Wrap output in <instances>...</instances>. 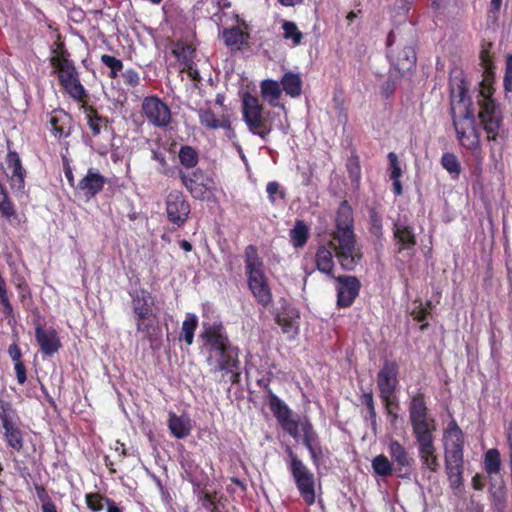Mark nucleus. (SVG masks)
Instances as JSON below:
<instances>
[{
  "mask_svg": "<svg viewBox=\"0 0 512 512\" xmlns=\"http://www.w3.org/2000/svg\"><path fill=\"white\" fill-rule=\"evenodd\" d=\"M200 338L209 353L207 363L211 367L210 371H225L237 376L235 370L239 365L238 349L230 343L223 325L203 323Z\"/></svg>",
  "mask_w": 512,
  "mask_h": 512,
  "instance_id": "1",
  "label": "nucleus"
},
{
  "mask_svg": "<svg viewBox=\"0 0 512 512\" xmlns=\"http://www.w3.org/2000/svg\"><path fill=\"white\" fill-rule=\"evenodd\" d=\"M353 211L347 201H342L337 210L335 231L331 234L330 245L334 247L335 256L344 270L352 271L362 258L357 247L353 230Z\"/></svg>",
  "mask_w": 512,
  "mask_h": 512,
  "instance_id": "2",
  "label": "nucleus"
},
{
  "mask_svg": "<svg viewBox=\"0 0 512 512\" xmlns=\"http://www.w3.org/2000/svg\"><path fill=\"white\" fill-rule=\"evenodd\" d=\"M270 409L281 427L295 440L302 433L303 444L309 451L313 464L318 467L324 458L323 448L310 420L307 417L293 419L292 411L275 394L270 395Z\"/></svg>",
  "mask_w": 512,
  "mask_h": 512,
  "instance_id": "3",
  "label": "nucleus"
},
{
  "mask_svg": "<svg viewBox=\"0 0 512 512\" xmlns=\"http://www.w3.org/2000/svg\"><path fill=\"white\" fill-rule=\"evenodd\" d=\"M451 101V116L458 140L465 148L480 151V134L466 89L459 86L457 94L452 92Z\"/></svg>",
  "mask_w": 512,
  "mask_h": 512,
  "instance_id": "4",
  "label": "nucleus"
},
{
  "mask_svg": "<svg viewBox=\"0 0 512 512\" xmlns=\"http://www.w3.org/2000/svg\"><path fill=\"white\" fill-rule=\"evenodd\" d=\"M464 435L459 426L452 422L444 432V461L450 487H462L464 471Z\"/></svg>",
  "mask_w": 512,
  "mask_h": 512,
  "instance_id": "5",
  "label": "nucleus"
},
{
  "mask_svg": "<svg viewBox=\"0 0 512 512\" xmlns=\"http://www.w3.org/2000/svg\"><path fill=\"white\" fill-rule=\"evenodd\" d=\"M245 271L251 293L259 304L267 307L272 302V292L264 273L263 261L254 245L245 249Z\"/></svg>",
  "mask_w": 512,
  "mask_h": 512,
  "instance_id": "6",
  "label": "nucleus"
},
{
  "mask_svg": "<svg viewBox=\"0 0 512 512\" xmlns=\"http://www.w3.org/2000/svg\"><path fill=\"white\" fill-rule=\"evenodd\" d=\"M50 63L57 73L60 85L74 100L83 101L87 97V92L81 84L79 73L67 51H61L58 55H53Z\"/></svg>",
  "mask_w": 512,
  "mask_h": 512,
  "instance_id": "7",
  "label": "nucleus"
},
{
  "mask_svg": "<svg viewBox=\"0 0 512 512\" xmlns=\"http://www.w3.org/2000/svg\"><path fill=\"white\" fill-rule=\"evenodd\" d=\"M243 120L253 135L267 141L272 132L271 112H265L259 99L246 93L242 99Z\"/></svg>",
  "mask_w": 512,
  "mask_h": 512,
  "instance_id": "8",
  "label": "nucleus"
},
{
  "mask_svg": "<svg viewBox=\"0 0 512 512\" xmlns=\"http://www.w3.org/2000/svg\"><path fill=\"white\" fill-rule=\"evenodd\" d=\"M131 297V307L135 319L136 329L142 333L144 337L151 338V329L155 319L153 307L155 304L154 297L151 293L143 288L132 289L129 291Z\"/></svg>",
  "mask_w": 512,
  "mask_h": 512,
  "instance_id": "9",
  "label": "nucleus"
},
{
  "mask_svg": "<svg viewBox=\"0 0 512 512\" xmlns=\"http://www.w3.org/2000/svg\"><path fill=\"white\" fill-rule=\"evenodd\" d=\"M287 454L289 458L288 468L300 496L307 505H313L316 500V480L314 473L291 448H287Z\"/></svg>",
  "mask_w": 512,
  "mask_h": 512,
  "instance_id": "10",
  "label": "nucleus"
},
{
  "mask_svg": "<svg viewBox=\"0 0 512 512\" xmlns=\"http://www.w3.org/2000/svg\"><path fill=\"white\" fill-rule=\"evenodd\" d=\"M480 111L478 118L489 141H496L502 130L503 115L499 105L491 98L490 92L481 90L478 95Z\"/></svg>",
  "mask_w": 512,
  "mask_h": 512,
  "instance_id": "11",
  "label": "nucleus"
},
{
  "mask_svg": "<svg viewBox=\"0 0 512 512\" xmlns=\"http://www.w3.org/2000/svg\"><path fill=\"white\" fill-rule=\"evenodd\" d=\"M142 111L148 122L156 127H166L171 122L169 107L158 97L150 96L144 98Z\"/></svg>",
  "mask_w": 512,
  "mask_h": 512,
  "instance_id": "12",
  "label": "nucleus"
},
{
  "mask_svg": "<svg viewBox=\"0 0 512 512\" xmlns=\"http://www.w3.org/2000/svg\"><path fill=\"white\" fill-rule=\"evenodd\" d=\"M387 450L397 476L404 479H410L413 470L414 458L409 454L407 449L399 441L392 440L389 442Z\"/></svg>",
  "mask_w": 512,
  "mask_h": 512,
  "instance_id": "13",
  "label": "nucleus"
},
{
  "mask_svg": "<svg viewBox=\"0 0 512 512\" xmlns=\"http://www.w3.org/2000/svg\"><path fill=\"white\" fill-rule=\"evenodd\" d=\"M398 365L393 361H385L377 375V386L383 402H389L398 385Z\"/></svg>",
  "mask_w": 512,
  "mask_h": 512,
  "instance_id": "14",
  "label": "nucleus"
},
{
  "mask_svg": "<svg viewBox=\"0 0 512 512\" xmlns=\"http://www.w3.org/2000/svg\"><path fill=\"white\" fill-rule=\"evenodd\" d=\"M168 220L177 226H182L188 219L190 205L181 192H171L166 200Z\"/></svg>",
  "mask_w": 512,
  "mask_h": 512,
  "instance_id": "15",
  "label": "nucleus"
},
{
  "mask_svg": "<svg viewBox=\"0 0 512 512\" xmlns=\"http://www.w3.org/2000/svg\"><path fill=\"white\" fill-rule=\"evenodd\" d=\"M337 281V304L339 307H349L359 294L360 281L355 276H339Z\"/></svg>",
  "mask_w": 512,
  "mask_h": 512,
  "instance_id": "16",
  "label": "nucleus"
},
{
  "mask_svg": "<svg viewBox=\"0 0 512 512\" xmlns=\"http://www.w3.org/2000/svg\"><path fill=\"white\" fill-rule=\"evenodd\" d=\"M106 182L107 179L103 175L96 169L90 168L87 174L76 184L75 191L90 200L102 191Z\"/></svg>",
  "mask_w": 512,
  "mask_h": 512,
  "instance_id": "17",
  "label": "nucleus"
},
{
  "mask_svg": "<svg viewBox=\"0 0 512 512\" xmlns=\"http://www.w3.org/2000/svg\"><path fill=\"white\" fill-rule=\"evenodd\" d=\"M393 235L398 247V253L411 251L416 245L414 227L407 221L399 219L394 223Z\"/></svg>",
  "mask_w": 512,
  "mask_h": 512,
  "instance_id": "18",
  "label": "nucleus"
},
{
  "mask_svg": "<svg viewBox=\"0 0 512 512\" xmlns=\"http://www.w3.org/2000/svg\"><path fill=\"white\" fill-rule=\"evenodd\" d=\"M35 337L41 351L47 356L53 355L61 347L57 332L54 329H43L38 326L35 330Z\"/></svg>",
  "mask_w": 512,
  "mask_h": 512,
  "instance_id": "19",
  "label": "nucleus"
},
{
  "mask_svg": "<svg viewBox=\"0 0 512 512\" xmlns=\"http://www.w3.org/2000/svg\"><path fill=\"white\" fill-rule=\"evenodd\" d=\"M413 434L417 444L431 442L435 431V421L430 416L410 419Z\"/></svg>",
  "mask_w": 512,
  "mask_h": 512,
  "instance_id": "20",
  "label": "nucleus"
},
{
  "mask_svg": "<svg viewBox=\"0 0 512 512\" xmlns=\"http://www.w3.org/2000/svg\"><path fill=\"white\" fill-rule=\"evenodd\" d=\"M51 126V132L57 138L67 137L70 135L72 118L64 110H54L49 115L48 120Z\"/></svg>",
  "mask_w": 512,
  "mask_h": 512,
  "instance_id": "21",
  "label": "nucleus"
},
{
  "mask_svg": "<svg viewBox=\"0 0 512 512\" xmlns=\"http://www.w3.org/2000/svg\"><path fill=\"white\" fill-rule=\"evenodd\" d=\"M332 250L335 252L334 247L330 245V241L328 242V245L320 246L315 254V264L319 272L329 276L330 278H335V262Z\"/></svg>",
  "mask_w": 512,
  "mask_h": 512,
  "instance_id": "22",
  "label": "nucleus"
},
{
  "mask_svg": "<svg viewBox=\"0 0 512 512\" xmlns=\"http://www.w3.org/2000/svg\"><path fill=\"white\" fill-rule=\"evenodd\" d=\"M418 452L422 468L436 473L440 469V462L436 454L434 441L418 444Z\"/></svg>",
  "mask_w": 512,
  "mask_h": 512,
  "instance_id": "23",
  "label": "nucleus"
},
{
  "mask_svg": "<svg viewBox=\"0 0 512 512\" xmlns=\"http://www.w3.org/2000/svg\"><path fill=\"white\" fill-rule=\"evenodd\" d=\"M6 161L9 169H11V187L13 189L22 190L25 185V170L22 167L19 155L15 151H10L7 154Z\"/></svg>",
  "mask_w": 512,
  "mask_h": 512,
  "instance_id": "24",
  "label": "nucleus"
},
{
  "mask_svg": "<svg viewBox=\"0 0 512 512\" xmlns=\"http://www.w3.org/2000/svg\"><path fill=\"white\" fill-rule=\"evenodd\" d=\"M201 125L209 129L223 128L225 130H231V122L228 116L216 115L209 108H201L198 112Z\"/></svg>",
  "mask_w": 512,
  "mask_h": 512,
  "instance_id": "25",
  "label": "nucleus"
},
{
  "mask_svg": "<svg viewBox=\"0 0 512 512\" xmlns=\"http://www.w3.org/2000/svg\"><path fill=\"white\" fill-rule=\"evenodd\" d=\"M168 428L171 434L182 439L187 437L191 432V423L189 418L184 416H177L174 413L169 414Z\"/></svg>",
  "mask_w": 512,
  "mask_h": 512,
  "instance_id": "26",
  "label": "nucleus"
},
{
  "mask_svg": "<svg viewBox=\"0 0 512 512\" xmlns=\"http://www.w3.org/2000/svg\"><path fill=\"white\" fill-rule=\"evenodd\" d=\"M181 464L187 478L194 485V491L196 492V489H200L204 485L206 479L203 470L190 459H184Z\"/></svg>",
  "mask_w": 512,
  "mask_h": 512,
  "instance_id": "27",
  "label": "nucleus"
},
{
  "mask_svg": "<svg viewBox=\"0 0 512 512\" xmlns=\"http://www.w3.org/2000/svg\"><path fill=\"white\" fill-rule=\"evenodd\" d=\"M199 174V171H194L191 175H186L182 171L179 173L182 184L189 190L191 195L197 199L203 198L206 192L205 186L198 183Z\"/></svg>",
  "mask_w": 512,
  "mask_h": 512,
  "instance_id": "28",
  "label": "nucleus"
},
{
  "mask_svg": "<svg viewBox=\"0 0 512 512\" xmlns=\"http://www.w3.org/2000/svg\"><path fill=\"white\" fill-rule=\"evenodd\" d=\"M281 84L285 93L291 97H298L302 93V80L299 74L285 73L281 79Z\"/></svg>",
  "mask_w": 512,
  "mask_h": 512,
  "instance_id": "29",
  "label": "nucleus"
},
{
  "mask_svg": "<svg viewBox=\"0 0 512 512\" xmlns=\"http://www.w3.org/2000/svg\"><path fill=\"white\" fill-rule=\"evenodd\" d=\"M371 466L376 475L384 478L391 476L395 472L393 463L383 454L375 456L372 459Z\"/></svg>",
  "mask_w": 512,
  "mask_h": 512,
  "instance_id": "30",
  "label": "nucleus"
},
{
  "mask_svg": "<svg viewBox=\"0 0 512 512\" xmlns=\"http://www.w3.org/2000/svg\"><path fill=\"white\" fill-rule=\"evenodd\" d=\"M416 53L412 46H405L396 56V65L399 70H410L416 64Z\"/></svg>",
  "mask_w": 512,
  "mask_h": 512,
  "instance_id": "31",
  "label": "nucleus"
},
{
  "mask_svg": "<svg viewBox=\"0 0 512 512\" xmlns=\"http://www.w3.org/2000/svg\"><path fill=\"white\" fill-rule=\"evenodd\" d=\"M4 430L7 445L18 452L21 451L24 446L22 430L16 424L11 425Z\"/></svg>",
  "mask_w": 512,
  "mask_h": 512,
  "instance_id": "32",
  "label": "nucleus"
},
{
  "mask_svg": "<svg viewBox=\"0 0 512 512\" xmlns=\"http://www.w3.org/2000/svg\"><path fill=\"white\" fill-rule=\"evenodd\" d=\"M484 469L488 475H496L501 470L500 452L496 448H491L484 455Z\"/></svg>",
  "mask_w": 512,
  "mask_h": 512,
  "instance_id": "33",
  "label": "nucleus"
},
{
  "mask_svg": "<svg viewBox=\"0 0 512 512\" xmlns=\"http://www.w3.org/2000/svg\"><path fill=\"white\" fill-rule=\"evenodd\" d=\"M426 416H429V414L424 395L422 393H417L411 397L409 404V418H424Z\"/></svg>",
  "mask_w": 512,
  "mask_h": 512,
  "instance_id": "34",
  "label": "nucleus"
},
{
  "mask_svg": "<svg viewBox=\"0 0 512 512\" xmlns=\"http://www.w3.org/2000/svg\"><path fill=\"white\" fill-rule=\"evenodd\" d=\"M261 94L264 99L268 100L270 105L276 106L281 94L278 82L270 79L262 81Z\"/></svg>",
  "mask_w": 512,
  "mask_h": 512,
  "instance_id": "35",
  "label": "nucleus"
},
{
  "mask_svg": "<svg viewBox=\"0 0 512 512\" xmlns=\"http://www.w3.org/2000/svg\"><path fill=\"white\" fill-rule=\"evenodd\" d=\"M309 237L308 227L303 221H297L294 228L290 231V238L295 248L305 245Z\"/></svg>",
  "mask_w": 512,
  "mask_h": 512,
  "instance_id": "36",
  "label": "nucleus"
},
{
  "mask_svg": "<svg viewBox=\"0 0 512 512\" xmlns=\"http://www.w3.org/2000/svg\"><path fill=\"white\" fill-rule=\"evenodd\" d=\"M198 326V318L195 314H188L186 319L182 323L181 327V338L191 345L194 339V332Z\"/></svg>",
  "mask_w": 512,
  "mask_h": 512,
  "instance_id": "37",
  "label": "nucleus"
},
{
  "mask_svg": "<svg viewBox=\"0 0 512 512\" xmlns=\"http://www.w3.org/2000/svg\"><path fill=\"white\" fill-rule=\"evenodd\" d=\"M282 29L283 37L286 40H292L294 46H297L301 43L303 34L294 22L285 20L282 24Z\"/></svg>",
  "mask_w": 512,
  "mask_h": 512,
  "instance_id": "38",
  "label": "nucleus"
},
{
  "mask_svg": "<svg viewBox=\"0 0 512 512\" xmlns=\"http://www.w3.org/2000/svg\"><path fill=\"white\" fill-rule=\"evenodd\" d=\"M441 165L447 170L454 178H457L461 172V165L453 153H444L441 157Z\"/></svg>",
  "mask_w": 512,
  "mask_h": 512,
  "instance_id": "39",
  "label": "nucleus"
},
{
  "mask_svg": "<svg viewBox=\"0 0 512 512\" xmlns=\"http://www.w3.org/2000/svg\"><path fill=\"white\" fill-rule=\"evenodd\" d=\"M360 401H361V403L363 405L366 406L367 411H368V415H369V419H370V422H371V427H372L373 431L376 432V428H377V414H376L375 403H374L372 392H365V393H363L360 396Z\"/></svg>",
  "mask_w": 512,
  "mask_h": 512,
  "instance_id": "40",
  "label": "nucleus"
},
{
  "mask_svg": "<svg viewBox=\"0 0 512 512\" xmlns=\"http://www.w3.org/2000/svg\"><path fill=\"white\" fill-rule=\"evenodd\" d=\"M179 160L187 168H193L198 163V154L194 148L183 146L179 151Z\"/></svg>",
  "mask_w": 512,
  "mask_h": 512,
  "instance_id": "41",
  "label": "nucleus"
},
{
  "mask_svg": "<svg viewBox=\"0 0 512 512\" xmlns=\"http://www.w3.org/2000/svg\"><path fill=\"white\" fill-rule=\"evenodd\" d=\"M223 39L229 47L239 46L244 41V34L240 28L233 27L223 31Z\"/></svg>",
  "mask_w": 512,
  "mask_h": 512,
  "instance_id": "42",
  "label": "nucleus"
},
{
  "mask_svg": "<svg viewBox=\"0 0 512 512\" xmlns=\"http://www.w3.org/2000/svg\"><path fill=\"white\" fill-rule=\"evenodd\" d=\"M88 125L94 136L101 133L102 129L107 128V120L97 114L96 111H92L87 115Z\"/></svg>",
  "mask_w": 512,
  "mask_h": 512,
  "instance_id": "43",
  "label": "nucleus"
},
{
  "mask_svg": "<svg viewBox=\"0 0 512 512\" xmlns=\"http://www.w3.org/2000/svg\"><path fill=\"white\" fill-rule=\"evenodd\" d=\"M101 62L105 64L108 68H110L109 77L115 78L118 75V72H120L123 69V63L120 59L104 54L101 56Z\"/></svg>",
  "mask_w": 512,
  "mask_h": 512,
  "instance_id": "44",
  "label": "nucleus"
},
{
  "mask_svg": "<svg viewBox=\"0 0 512 512\" xmlns=\"http://www.w3.org/2000/svg\"><path fill=\"white\" fill-rule=\"evenodd\" d=\"M369 231L371 234H373L377 238H381L383 235L382 231V218L381 216L376 212L375 209H371L369 212Z\"/></svg>",
  "mask_w": 512,
  "mask_h": 512,
  "instance_id": "45",
  "label": "nucleus"
},
{
  "mask_svg": "<svg viewBox=\"0 0 512 512\" xmlns=\"http://www.w3.org/2000/svg\"><path fill=\"white\" fill-rule=\"evenodd\" d=\"M13 412L10 403L0 400V421L4 429L15 424L12 417Z\"/></svg>",
  "mask_w": 512,
  "mask_h": 512,
  "instance_id": "46",
  "label": "nucleus"
},
{
  "mask_svg": "<svg viewBox=\"0 0 512 512\" xmlns=\"http://www.w3.org/2000/svg\"><path fill=\"white\" fill-rule=\"evenodd\" d=\"M0 211L6 217H10L14 214V209L11 202L8 200V196L4 191L3 186L0 184Z\"/></svg>",
  "mask_w": 512,
  "mask_h": 512,
  "instance_id": "47",
  "label": "nucleus"
},
{
  "mask_svg": "<svg viewBox=\"0 0 512 512\" xmlns=\"http://www.w3.org/2000/svg\"><path fill=\"white\" fill-rule=\"evenodd\" d=\"M107 498H103L101 495L94 493V494H87L86 495V503L87 506L94 512L101 511L103 509V501H106Z\"/></svg>",
  "mask_w": 512,
  "mask_h": 512,
  "instance_id": "48",
  "label": "nucleus"
},
{
  "mask_svg": "<svg viewBox=\"0 0 512 512\" xmlns=\"http://www.w3.org/2000/svg\"><path fill=\"white\" fill-rule=\"evenodd\" d=\"M388 160L391 167L390 178L392 180L399 179L401 177L402 171L399 165L398 157L394 152H390L388 154Z\"/></svg>",
  "mask_w": 512,
  "mask_h": 512,
  "instance_id": "49",
  "label": "nucleus"
},
{
  "mask_svg": "<svg viewBox=\"0 0 512 512\" xmlns=\"http://www.w3.org/2000/svg\"><path fill=\"white\" fill-rule=\"evenodd\" d=\"M266 191L269 196V200L271 203H275L276 201V194H279L280 198L284 199L285 193L284 191L280 190V185L276 181H271L266 186Z\"/></svg>",
  "mask_w": 512,
  "mask_h": 512,
  "instance_id": "50",
  "label": "nucleus"
},
{
  "mask_svg": "<svg viewBox=\"0 0 512 512\" xmlns=\"http://www.w3.org/2000/svg\"><path fill=\"white\" fill-rule=\"evenodd\" d=\"M122 76L124 83L129 86H137L140 82L139 74L133 69L126 70Z\"/></svg>",
  "mask_w": 512,
  "mask_h": 512,
  "instance_id": "51",
  "label": "nucleus"
},
{
  "mask_svg": "<svg viewBox=\"0 0 512 512\" xmlns=\"http://www.w3.org/2000/svg\"><path fill=\"white\" fill-rule=\"evenodd\" d=\"M152 158L159 163V165H160V167L158 168L159 172L164 175H169L170 170L168 168L167 161H166L164 155L160 152L152 151Z\"/></svg>",
  "mask_w": 512,
  "mask_h": 512,
  "instance_id": "52",
  "label": "nucleus"
},
{
  "mask_svg": "<svg viewBox=\"0 0 512 512\" xmlns=\"http://www.w3.org/2000/svg\"><path fill=\"white\" fill-rule=\"evenodd\" d=\"M182 71H186L188 76L194 81H199L201 79L198 70L191 60L185 61Z\"/></svg>",
  "mask_w": 512,
  "mask_h": 512,
  "instance_id": "53",
  "label": "nucleus"
},
{
  "mask_svg": "<svg viewBox=\"0 0 512 512\" xmlns=\"http://www.w3.org/2000/svg\"><path fill=\"white\" fill-rule=\"evenodd\" d=\"M504 84L506 89H509V85L512 84V55H509L506 61Z\"/></svg>",
  "mask_w": 512,
  "mask_h": 512,
  "instance_id": "54",
  "label": "nucleus"
},
{
  "mask_svg": "<svg viewBox=\"0 0 512 512\" xmlns=\"http://www.w3.org/2000/svg\"><path fill=\"white\" fill-rule=\"evenodd\" d=\"M15 372L18 383L24 384L26 382V368L21 361L15 364Z\"/></svg>",
  "mask_w": 512,
  "mask_h": 512,
  "instance_id": "55",
  "label": "nucleus"
},
{
  "mask_svg": "<svg viewBox=\"0 0 512 512\" xmlns=\"http://www.w3.org/2000/svg\"><path fill=\"white\" fill-rule=\"evenodd\" d=\"M8 353L13 361H15L16 363H18V361H20L21 350L17 344H11L8 348Z\"/></svg>",
  "mask_w": 512,
  "mask_h": 512,
  "instance_id": "56",
  "label": "nucleus"
},
{
  "mask_svg": "<svg viewBox=\"0 0 512 512\" xmlns=\"http://www.w3.org/2000/svg\"><path fill=\"white\" fill-rule=\"evenodd\" d=\"M383 403L385 405V409H386L388 416H390L392 418L391 421L394 422L398 418V415H397V413L394 412L393 407H392L394 404L393 397H390L389 402H383Z\"/></svg>",
  "mask_w": 512,
  "mask_h": 512,
  "instance_id": "57",
  "label": "nucleus"
},
{
  "mask_svg": "<svg viewBox=\"0 0 512 512\" xmlns=\"http://www.w3.org/2000/svg\"><path fill=\"white\" fill-rule=\"evenodd\" d=\"M472 486L475 490H482L484 487L483 476L476 474L472 478Z\"/></svg>",
  "mask_w": 512,
  "mask_h": 512,
  "instance_id": "58",
  "label": "nucleus"
},
{
  "mask_svg": "<svg viewBox=\"0 0 512 512\" xmlns=\"http://www.w3.org/2000/svg\"><path fill=\"white\" fill-rule=\"evenodd\" d=\"M1 304L3 305V313L5 315H11L13 313L12 305L10 304L8 296L0 299Z\"/></svg>",
  "mask_w": 512,
  "mask_h": 512,
  "instance_id": "59",
  "label": "nucleus"
},
{
  "mask_svg": "<svg viewBox=\"0 0 512 512\" xmlns=\"http://www.w3.org/2000/svg\"><path fill=\"white\" fill-rule=\"evenodd\" d=\"M65 176H66L67 181L70 184V186H72L75 189L76 185H75L74 175H73L72 169L69 166H67L65 168Z\"/></svg>",
  "mask_w": 512,
  "mask_h": 512,
  "instance_id": "60",
  "label": "nucleus"
},
{
  "mask_svg": "<svg viewBox=\"0 0 512 512\" xmlns=\"http://www.w3.org/2000/svg\"><path fill=\"white\" fill-rule=\"evenodd\" d=\"M492 497L495 501H497L500 504L504 503V491L503 487L499 489V491L492 492Z\"/></svg>",
  "mask_w": 512,
  "mask_h": 512,
  "instance_id": "61",
  "label": "nucleus"
},
{
  "mask_svg": "<svg viewBox=\"0 0 512 512\" xmlns=\"http://www.w3.org/2000/svg\"><path fill=\"white\" fill-rule=\"evenodd\" d=\"M107 512H122L121 509L115 504L114 501L106 499Z\"/></svg>",
  "mask_w": 512,
  "mask_h": 512,
  "instance_id": "62",
  "label": "nucleus"
},
{
  "mask_svg": "<svg viewBox=\"0 0 512 512\" xmlns=\"http://www.w3.org/2000/svg\"><path fill=\"white\" fill-rule=\"evenodd\" d=\"M43 512H57L56 506L52 502H46L42 505Z\"/></svg>",
  "mask_w": 512,
  "mask_h": 512,
  "instance_id": "63",
  "label": "nucleus"
},
{
  "mask_svg": "<svg viewBox=\"0 0 512 512\" xmlns=\"http://www.w3.org/2000/svg\"><path fill=\"white\" fill-rule=\"evenodd\" d=\"M506 438H507L509 453H511L512 452V425H510L507 429Z\"/></svg>",
  "mask_w": 512,
  "mask_h": 512,
  "instance_id": "64",
  "label": "nucleus"
}]
</instances>
